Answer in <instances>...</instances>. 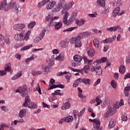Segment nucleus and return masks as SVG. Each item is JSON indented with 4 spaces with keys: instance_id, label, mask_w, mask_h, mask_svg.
Masks as SVG:
<instances>
[{
    "instance_id": "1",
    "label": "nucleus",
    "mask_w": 130,
    "mask_h": 130,
    "mask_svg": "<svg viewBox=\"0 0 130 130\" xmlns=\"http://www.w3.org/2000/svg\"><path fill=\"white\" fill-rule=\"evenodd\" d=\"M28 87L26 85H24L23 86L18 87V88L16 90V93H20L22 97H25V101L23 104V106L24 107H28L30 109H36L37 108V105L34 103L31 102L30 98L28 95V91H27Z\"/></svg>"
},
{
    "instance_id": "2",
    "label": "nucleus",
    "mask_w": 130,
    "mask_h": 130,
    "mask_svg": "<svg viewBox=\"0 0 130 130\" xmlns=\"http://www.w3.org/2000/svg\"><path fill=\"white\" fill-rule=\"evenodd\" d=\"M91 35V32L89 31H86L85 32H82L79 34L77 37L72 38L70 41L71 44H75V47H81L82 46V42H81V39L83 38H87Z\"/></svg>"
},
{
    "instance_id": "3",
    "label": "nucleus",
    "mask_w": 130,
    "mask_h": 130,
    "mask_svg": "<svg viewBox=\"0 0 130 130\" xmlns=\"http://www.w3.org/2000/svg\"><path fill=\"white\" fill-rule=\"evenodd\" d=\"M83 59L84 61V63L87 64L84 66L83 69H82L81 70L79 69H75L72 67H69V69L73 72H77V73L82 74V75H84V74H88V71H89L90 70V66H91L93 60H89L85 55H83Z\"/></svg>"
},
{
    "instance_id": "4",
    "label": "nucleus",
    "mask_w": 130,
    "mask_h": 130,
    "mask_svg": "<svg viewBox=\"0 0 130 130\" xmlns=\"http://www.w3.org/2000/svg\"><path fill=\"white\" fill-rule=\"evenodd\" d=\"M122 105H123V102L120 103L119 105L117 103H116L115 106L113 105H109L108 106V110L104 114V117H105V118H108L110 116H112V115H113L116 112V109H115V108L118 109L119 107L122 106Z\"/></svg>"
},
{
    "instance_id": "5",
    "label": "nucleus",
    "mask_w": 130,
    "mask_h": 130,
    "mask_svg": "<svg viewBox=\"0 0 130 130\" xmlns=\"http://www.w3.org/2000/svg\"><path fill=\"white\" fill-rule=\"evenodd\" d=\"M45 20L47 22H49L50 24L48 25L49 28L54 26L56 30H59L62 27V22H53V15L52 14H49L46 17Z\"/></svg>"
},
{
    "instance_id": "6",
    "label": "nucleus",
    "mask_w": 130,
    "mask_h": 130,
    "mask_svg": "<svg viewBox=\"0 0 130 130\" xmlns=\"http://www.w3.org/2000/svg\"><path fill=\"white\" fill-rule=\"evenodd\" d=\"M25 34V31L22 30L21 33L17 34L15 35V39L17 41H28L29 40V36L31 34V30H28L25 34V35L24 36Z\"/></svg>"
},
{
    "instance_id": "7",
    "label": "nucleus",
    "mask_w": 130,
    "mask_h": 130,
    "mask_svg": "<svg viewBox=\"0 0 130 130\" xmlns=\"http://www.w3.org/2000/svg\"><path fill=\"white\" fill-rule=\"evenodd\" d=\"M62 15H64L63 17V20L62 22L64 25H71L74 21H75V19L73 18V17H70L68 21V18L69 17V16H70V14H69V12L67 11L66 9L62 10Z\"/></svg>"
},
{
    "instance_id": "8",
    "label": "nucleus",
    "mask_w": 130,
    "mask_h": 130,
    "mask_svg": "<svg viewBox=\"0 0 130 130\" xmlns=\"http://www.w3.org/2000/svg\"><path fill=\"white\" fill-rule=\"evenodd\" d=\"M122 5V1L121 0H116L114 1L113 3V6L114 7H117V8H115L114 10L113 13H112V17L113 18H115L116 16L118 14V13H119V11H120V8L119 7Z\"/></svg>"
},
{
    "instance_id": "9",
    "label": "nucleus",
    "mask_w": 130,
    "mask_h": 130,
    "mask_svg": "<svg viewBox=\"0 0 130 130\" xmlns=\"http://www.w3.org/2000/svg\"><path fill=\"white\" fill-rule=\"evenodd\" d=\"M67 2L64 0H60L58 4L55 6V7L53 9V12L57 13V12H59L61 9L63 10H66L67 12Z\"/></svg>"
},
{
    "instance_id": "10",
    "label": "nucleus",
    "mask_w": 130,
    "mask_h": 130,
    "mask_svg": "<svg viewBox=\"0 0 130 130\" xmlns=\"http://www.w3.org/2000/svg\"><path fill=\"white\" fill-rule=\"evenodd\" d=\"M92 66V68L90 69V72H95L96 75L101 76V75H102V69H101V67L98 64L97 62H93Z\"/></svg>"
},
{
    "instance_id": "11",
    "label": "nucleus",
    "mask_w": 130,
    "mask_h": 130,
    "mask_svg": "<svg viewBox=\"0 0 130 130\" xmlns=\"http://www.w3.org/2000/svg\"><path fill=\"white\" fill-rule=\"evenodd\" d=\"M9 9H13L15 13H19V12H21V7H20V6L17 4V2L14 1V0L11 1L9 4Z\"/></svg>"
},
{
    "instance_id": "12",
    "label": "nucleus",
    "mask_w": 130,
    "mask_h": 130,
    "mask_svg": "<svg viewBox=\"0 0 130 130\" xmlns=\"http://www.w3.org/2000/svg\"><path fill=\"white\" fill-rule=\"evenodd\" d=\"M74 60L72 61V67L74 68L75 67H78V66H80L81 61L83 59V57H81V56L78 55H75L73 57Z\"/></svg>"
},
{
    "instance_id": "13",
    "label": "nucleus",
    "mask_w": 130,
    "mask_h": 130,
    "mask_svg": "<svg viewBox=\"0 0 130 130\" xmlns=\"http://www.w3.org/2000/svg\"><path fill=\"white\" fill-rule=\"evenodd\" d=\"M90 122H94L93 128L94 130H101V127H100V119H94L92 120V119H89Z\"/></svg>"
},
{
    "instance_id": "14",
    "label": "nucleus",
    "mask_w": 130,
    "mask_h": 130,
    "mask_svg": "<svg viewBox=\"0 0 130 130\" xmlns=\"http://www.w3.org/2000/svg\"><path fill=\"white\" fill-rule=\"evenodd\" d=\"M40 68L43 70V75H48L51 71V67L49 66V65L42 64L40 66Z\"/></svg>"
},
{
    "instance_id": "15",
    "label": "nucleus",
    "mask_w": 130,
    "mask_h": 130,
    "mask_svg": "<svg viewBox=\"0 0 130 130\" xmlns=\"http://www.w3.org/2000/svg\"><path fill=\"white\" fill-rule=\"evenodd\" d=\"M9 8V4L7 3V0H3L0 3V10L2 11L4 10L6 12H8Z\"/></svg>"
},
{
    "instance_id": "16",
    "label": "nucleus",
    "mask_w": 130,
    "mask_h": 130,
    "mask_svg": "<svg viewBox=\"0 0 130 130\" xmlns=\"http://www.w3.org/2000/svg\"><path fill=\"white\" fill-rule=\"evenodd\" d=\"M45 32H46V30L45 29H43L39 37L34 39V43H38V42H40L41 40L43 39V37H44V35H45Z\"/></svg>"
},
{
    "instance_id": "17",
    "label": "nucleus",
    "mask_w": 130,
    "mask_h": 130,
    "mask_svg": "<svg viewBox=\"0 0 130 130\" xmlns=\"http://www.w3.org/2000/svg\"><path fill=\"white\" fill-rule=\"evenodd\" d=\"M25 27L24 24H16L13 26V29L16 31H22Z\"/></svg>"
},
{
    "instance_id": "18",
    "label": "nucleus",
    "mask_w": 130,
    "mask_h": 130,
    "mask_svg": "<svg viewBox=\"0 0 130 130\" xmlns=\"http://www.w3.org/2000/svg\"><path fill=\"white\" fill-rule=\"evenodd\" d=\"M116 39V35H114L112 38H108L103 41V43L107 44V43H112L113 41Z\"/></svg>"
},
{
    "instance_id": "19",
    "label": "nucleus",
    "mask_w": 130,
    "mask_h": 130,
    "mask_svg": "<svg viewBox=\"0 0 130 130\" xmlns=\"http://www.w3.org/2000/svg\"><path fill=\"white\" fill-rule=\"evenodd\" d=\"M56 4V2L55 1H51L47 5V9L52 10V8L55 7Z\"/></svg>"
},
{
    "instance_id": "20",
    "label": "nucleus",
    "mask_w": 130,
    "mask_h": 130,
    "mask_svg": "<svg viewBox=\"0 0 130 130\" xmlns=\"http://www.w3.org/2000/svg\"><path fill=\"white\" fill-rule=\"evenodd\" d=\"M59 45L61 46V47H63V48L67 47V46L69 45V42L68 41V40L64 39L61 41L59 43Z\"/></svg>"
},
{
    "instance_id": "21",
    "label": "nucleus",
    "mask_w": 130,
    "mask_h": 130,
    "mask_svg": "<svg viewBox=\"0 0 130 130\" xmlns=\"http://www.w3.org/2000/svg\"><path fill=\"white\" fill-rule=\"evenodd\" d=\"M70 107H71V103H70L69 102H67L63 104L61 107V109L63 110H67V109H70Z\"/></svg>"
},
{
    "instance_id": "22",
    "label": "nucleus",
    "mask_w": 130,
    "mask_h": 130,
    "mask_svg": "<svg viewBox=\"0 0 130 130\" xmlns=\"http://www.w3.org/2000/svg\"><path fill=\"white\" fill-rule=\"evenodd\" d=\"M93 42L94 47L95 48H99V46H100V41L99 39H94Z\"/></svg>"
},
{
    "instance_id": "23",
    "label": "nucleus",
    "mask_w": 130,
    "mask_h": 130,
    "mask_svg": "<svg viewBox=\"0 0 130 130\" xmlns=\"http://www.w3.org/2000/svg\"><path fill=\"white\" fill-rule=\"evenodd\" d=\"M81 83H82L81 78H78L74 81L73 86L74 88H77Z\"/></svg>"
},
{
    "instance_id": "24",
    "label": "nucleus",
    "mask_w": 130,
    "mask_h": 130,
    "mask_svg": "<svg viewBox=\"0 0 130 130\" xmlns=\"http://www.w3.org/2000/svg\"><path fill=\"white\" fill-rule=\"evenodd\" d=\"M129 91H130V86H126L124 88V95L126 97H129Z\"/></svg>"
},
{
    "instance_id": "25",
    "label": "nucleus",
    "mask_w": 130,
    "mask_h": 130,
    "mask_svg": "<svg viewBox=\"0 0 130 130\" xmlns=\"http://www.w3.org/2000/svg\"><path fill=\"white\" fill-rule=\"evenodd\" d=\"M5 72H9L10 73H11V74H12V73H13V70H12V69H11V64L10 63L6 64L5 65Z\"/></svg>"
},
{
    "instance_id": "26",
    "label": "nucleus",
    "mask_w": 130,
    "mask_h": 130,
    "mask_svg": "<svg viewBox=\"0 0 130 130\" xmlns=\"http://www.w3.org/2000/svg\"><path fill=\"white\" fill-rule=\"evenodd\" d=\"M74 120V118L72 116H68L63 119V120L65 122H72V121Z\"/></svg>"
},
{
    "instance_id": "27",
    "label": "nucleus",
    "mask_w": 130,
    "mask_h": 130,
    "mask_svg": "<svg viewBox=\"0 0 130 130\" xmlns=\"http://www.w3.org/2000/svg\"><path fill=\"white\" fill-rule=\"evenodd\" d=\"M106 61H107V57H104L100 60H96L95 61H94L93 62H97L98 64H99V63H102V62H106Z\"/></svg>"
},
{
    "instance_id": "28",
    "label": "nucleus",
    "mask_w": 130,
    "mask_h": 130,
    "mask_svg": "<svg viewBox=\"0 0 130 130\" xmlns=\"http://www.w3.org/2000/svg\"><path fill=\"white\" fill-rule=\"evenodd\" d=\"M85 20L80 19L79 20H75L76 24L78 25V26H82V25H84L85 24Z\"/></svg>"
},
{
    "instance_id": "29",
    "label": "nucleus",
    "mask_w": 130,
    "mask_h": 130,
    "mask_svg": "<svg viewBox=\"0 0 130 130\" xmlns=\"http://www.w3.org/2000/svg\"><path fill=\"white\" fill-rule=\"evenodd\" d=\"M87 54L90 57H93V56L95 55V50L93 49H90L87 52Z\"/></svg>"
},
{
    "instance_id": "30",
    "label": "nucleus",
    "mask_w": 130,
    "mask_h": 130,
    "mask_svg": "<svg viewBox=\"0 0 130 130\" xmlns=\"http://www.w3.org/2000/svg\"><path fill=\"white\" fill-rule=\"evenodd\" d=\"M110 10V7L109 6H106L102 11L103 15H106L109 13Z\"/></svg>"
},
{
    "instance_id": "31",
    "label": "nucleus",
    "mask_w": 130,
    "mask_h": 130,
    "mask_svg": "<svg viewBox=\"0 0 130 130\" xmlns=\"http://www.w3.org/2000/svg\"><path fill=\"white\" fill-rule=\"evenodd\" d=\"M81 82L84 83L85 85H89L90 84V79L87 78H81Z\"/></svg>"
},
{
    "instance_id": "32",
    "label": "nucleus",
    "mask_w": 130,
    "mask_h": 130,
    "mask_svg": "<svg viewBox=\"0 0 130 130\" xmlns=\"http://www.w3.org/2000/svg\"><path fill=\"white\" fill-rule=\"evenodd\" d=\"M33 47V45L31 44L28 46H25L23 47H22L20 49L21 51H24L25 50H27V49H29L30 48Z\"/></svg>"
},
{
    "instance_id": "33",
    "label": "nucleus",
    "mask_w": 130,
    "mask_h": 130,
    "mask_svg": "<svg viewBox=\"0 0 130 130\" xmlns=\"http://www.w3.org/2000/svg\"><path fill=\"white\" fill-rule=\"evenodd\" d=\"M71 77H72V74L70 73H67L65 74V77L68 83H70L71 82Z\"/></svg>"
},
{
    "instance_id": "34",
    "label": "nucleus",
    "mask_w": 130,
    "mask_h": 130,
    "mask_svg": "<svg viewBox=\"0 0 130 130\" xmlns=\"http://www.w3.org/2000/svg\"><path fill=\"white\" fill-rule=\"evenodd\" d=\"M119 72L120 74H124V73H125V66L121 65L119 67Z\"/></svg>"
},
{
    "instance_id": "35",
    "label": "nucleus",
    "mask_w": 130,
    "mask_h": 130,
    "mask_svg": "<svg viewBox=\"0 0 130 130\" xmlns=\"http://www.w3.org/2000/svg\"><path fill=\"white\" fill-rule=\"evenodd\" d=\"M115 120L113 119H111L109 122V124L108 125L109 128H112V127H114Z\"/></svg>"
},
{
    "instance_id": "36",
    "label": "nucleus",
    "mask_w": 130,
    "mask_h": 130,
    "mask_svg": "<svg viewBox=\"0 0 130 130\" xmlns=\"http://www.w3.org/2000/svg\"><path fill=\"white\" fill-rule=\"evenodd\" d=\"M85 110H86V108H83V109H82V110L80 112V114H78V119H81V118H82V116L83 115V114H84V112H85Z\"/></svg>"
},
{
    "instance_id": "37",
    "label": "nucleus",
    "mask_w": 130,
    "mask_h": 130,
    "mask_svg": "<svg viewBox=\"0 0 130 130\" xmlns=\"http://www.w3.org/2000/svg\"><path fill=\"white\" fill-rule=\"evenodd\" d=\"M35 58H34V55H32L31 56V57L26 58L25 60V61L26 62V63H27V64H28L29 63V62H30V61H31V60H34Z\"/></svg>"
},
{
    "instance_id": "38",
    "label": "nucleus",
    "mask_w": 130,
    "mask_h": 130,
    "mask_svg": "<svg viewBox=\"0 0 130 130\" xmlns=\"http://www.w3.org/2000/svg\"><path fill=\"white\" fill-rule=\"evenodd\" d=\"M43 72L41 71H32V76H38L39 75H42Z\"/></svg>"
},
{
    "instance_id": "39",
    "label": "nucleus",
    "mask_w": 130,
    "mask_h": 130,
    "mask_svg": "<svg viewBox=\"0 0 130 130\" xmlns=\"http://www.w3.org/2000/svg\"><path fill=\"white\" fill-rule=\"evenodd\" d=\"M36 25V22L35 21H32L31 22L29 23L27 27L29 28V29H33L34 28V26Z\"/></svg>"
},
{
    "instance_id": "40",
    "label": "nucleus",
    "mask_w": 130,
    "mask_h": 130,
    "mask_svg": "<svg viewBox=\"0 0 130 130\" xmlns=\"http://www.w3.org/2000/svg\"><path fill=\"white\" fill-rule=\"evenodd\" d=\"M19 117H24L26 115V110L23 109L19 112Z\"/></svg>"
},
{
    "instance_id": "41",
    "label": "nucleus",
    "mask_w": 130,
    "mask_h": 130,
    "mask_svg": "<svg viewBox=\"0 0 130 130\" xmlns=\"http://www.w3.org/2000/svg\"><path fill=\"white\" fill-rule=\"evenodd\" d=\"M97 3L101 7H105V1L104 0H98Z\"/></svg>"
},
{
    "instance_id": "42",
    "label": "nucleus",
    "mask_w": 130,
    "mask_h": 130,
    "mask_svg": "<svg viewBox=\"0 0 130 130\" xmlns=\"http://www.w3.org/2000/svg\"><path fill=\"white\" fill-rule=\"evenodd\" d=\"M64 57L63 56V54H60L58 56L55 57L57 60L61 61V60H63Z\"/></svg>"
},
{
    "instance_id": "43",
    "label": "nucleus",
    "mask_w": 130,
    "mask_h": 130,
    "mask_svg": "<svg viewBox=\"0 0 130 130\" xmlns=\"http://www.w3.org/2000/svg\"><path fill=\"white\" fill-rule=\"evenodd\" d=\"M107 31H109V32H115L116 31V27L115 26L111 27L106 28Z\"/></svg>"
},
{
    "instance_id": "44",
    "label": "nucleus",
    "mask_w": 130,
    "mask_h": 130,
    "mask_svg": "<svg viewBox=\"0 0 130 130\" xmlns=\"http://www.w3.org/2000/svg\"><path fill=\"white\" fill-rule=\"evenodd\" d=\"M75 5V2L74 1H72L70 3H69L67 6V12H68V9L70 10V9H72L73 8V6Z\"/></svg>"
},
{
    "instance_id": "45",
    "label": "nucleus",
    "mask_w": 130,
    "mask_h": 130,
    "mask_svg": "<svg viewBox=\"0 0 130 130\" xmlns=\"http://www.w3.org/2000/svg\"><path fill=\"white\" fill-rule=\"evenodd\" d=\"M96 101L97 102V104L95 105V106H98V105H100L101 103L102 102V101L99 99V97L97 96L96 98Z\"/></svg>"
},
{
    "instance_id": "46",
    "label": "nucleus",
    "mask_w": 130,
    "mask_h": 130,
    "mask_svg": "<svg viewBox=\"0 0 130 130\" xmlns=\"http://www.w3.org/2000/svg\"><path fill=\"white\" fill-rule=\"evenodd\" d=\"M75 29H77V27H73L68 28H67L66 29H64L63 30V32H70L71 31H73V30H75Z\"/></svg>"
},
{
    "instance_id": "47",
    "label": "nucleus",
    "mask_w": 130,
    "mask_h": 130,
    "mask_svg": "<svg viewBox=\"0 0 130 130\" xmlns=\"http://www.w3.org/2000/svg\"><path fill=\"white\" fill-rule=\"evenodd\" d=\"M111 86H112V87L114 88V89H116V82L115 80H112L111 82Z\"/></svg>"
},
{
    "instance_id": "48",
    "label": "nucleus",
    "mask_w": 130,
    "mask_h": 130,
    "mask_svg": "<svg viewBox=\"0 0 130 130\" xmlns=\"http://www.w3.org/2000/svg\"><path fill=\"white\" fill-rule=\"evenodd\" d=\"M4 41L7 45H9L10 44V38L9 37H6L4 38Z\"/></svg>"
},
{
    "instance_id": "49",
    "label": "nucleus",
    "mask_w": 130,
    "mask_h": 130,
    "mask_svg": "<svg viewBox=\"0 0 130 130\" xmlns=\"http://www.w3.org/2000/svg\"><path fill=\"white\" fill-rule=\"evenodd\" d=\"M115 28H116V30H118V32H121V33H122V32H123V29L122 28H121V27H120V26H119V25H116L115 26Z\"/></svg>"
},
{
    "instance_id": "50",
    "label": "nucleus",
    "mask_w": 130,
    "mask_h": 130,
    "mask_svg": "<svg viewBox=\"0 0 130 130\" xmlns=\"http://www.w3.org/2000/svg\"><path fill=\"white\" fill-rule=\"evenodd\" d=\"M121 119L123 121H126L127 120V115H126V114L122 115L121 116Z\"/></svg>"
},
{
    "instance_id": "51",
    "label": "nucleus",
    "mask_w": 130,
    "mask_h": 130,
    "mask_svg": "<svg viewBox=\"0 0 130 130\" xmlns=\"http://www.w3.org/2000/svg\"><path fill=\"white\" fill-rule=\"evenodd\" d=\"M37 87L36 88V91H38L39 94H42L41 92V88H40V86L39 85V84H37Z\"/></svg>"
},
{
    "instance_id": "52",
    "label": "nucleus",
    "mask_w": 130,
    "mask_h": 130,
    "mask_svg": "<svg viewBox=\"0 0 130 130\" xmlns=\"http://www.w3.org/2000/svg\"><path fill=\"white\" fill-rule=\"evenodd\" d=\"M48 60H50V59H48L47 60V61H48ZM53 64H54V61H53L52 60H50V62L48 63V66H49V67H52V66H53Z\"/></svg>"
},
{
    "instance_id": "53",
    "label": "nucleus",
    "mask_w": 130,
    "mask_h": 130,
    "mask_svg": "<svg viewBox=\"0 0 130 130\" xmlns=\"http://www.w3.org/2000/svg\"><path fill=\"white\" fill-rule=\"evenodd\" d=\"M89 17H91V18H96L97 17V13L95 12L94 14H88Z\"/></svg>"
},
{
    "instance_id": "54",
    "label": "nucleus",
    "mask_w": 130,
    "mask_h": 130,
    "mask_svg": "<svg viewBox=\"0 0 130 130\" xmlns=\"http://www.w3.org/2000/svg\"><path fill=\"white\" fill-rule=\"evenodd\" d=\"M77 13L74 12L72 14L71 18H73V19H74V20H76L77 19Z\"/></svg>"
},
{
    "instance_id": "55",
    "label": "nucleus",
    "mask_w": 130,
    "mask_h": 130,
    "mask_svg": "<svg viewBox=\"0 0 130 130\" xmlns=\"http://www.w3.org/2000/svg\"><path fill=\"white\" fill-rule=\"evenodd\" d=\"M42 105L43 107H44V108H45V107H46L47 108H50V106L46 104H45V103L44 102H42Z\"/></svg>"
},
{
    "instance_id": "56",
    "label": "nucleus",
    "mask_w": 130,
    "mask_h": 130,
    "mask_svg": "<svg viewBox=\"0 0 130 130\" xmlns=\"http://www.w3.org/2000/svg\"><path fill=\"white\" fill-rule=\"evenodd\" d=\"M109 48V46L108 45H105L104 47V49L103 50L105 52H106V51H107V50H108V49Z\"/></svg>"
},
{
    "instance_id": "57",
    "label": "nucleus",
    "mask_w": 130,
    "mask_h": 130,
    "mask_svg": "<svg viewBox=\"0 0 130 130\" xmlns=\"http://www.w3.org/2000/svg\"><path fill=\"white\" fill-rule=\"evenodd\" d=\"M59 92H60V90H57L54 91V93H55L56 95H59L60 96H61L62 94Z\"/></svg>"
},
{
    "instance_id": "58",
    "label": "nucleus",
    "mask_w": 130,
    "mask_h": 130,
    "mask_svg": "<svg viewBox=\"0 0 130 130\" xmlns=\"http://www.w3.org/2000/svg\"><path fill=\"white\" fill-rule=\"evenodd\" d=\"M101 81V79H98L97 81L94 83L93 86H94V87L97 86V85H98V84L100 83Z\"/></svg>"
},
{
    "instance_id": "59",
    "label": "nucleus",
    "mask_w": 130,
    "mask_h": 130,
    "mask_svg": "<svg viewBox=\"0 0 130 130\" xmlns=\"http://www.w3.org/2000/svg\"><path fill=\"white\" fill-rule=\"evenodd\" d=\"M130 78V73H127L125 76H124V80H126V79H129Z\"/></svg>"
},
{
    "instance_id": "60",
    "label": "nucleus",
    "mask_w": 130,
    "mask_h": 130,
    "mask_svg": "<svg viewBox=\"0 0 130 130\" xmlns=\"http://www.w3.org/2000/svg\"><path fill=\"white\" fill-rule=\"evenodd\" d=\"M7 74V72L5 71H0V76H4Z\"/></svg>"
},
{
    "instance_id": "61",
    "label": "nucleus",
    "mask_w": 130,
    "mask_h": 130,
    "mask_svg": "<svg viewBox=\"0 0 130 130\" xmlns=\"http://www.w3.org/2000/svg\"><path fill=\"white\" fill-rule=\"evenodd\" d=\"M16 76L17 78L19 79V78H20V77H22V71H20L18 72Z\"/></svg>"
},
{
    "instance_id": "62",
    "label": "nucleus",
    "mask_w": 130,
    "mask_h": 130,
    "mask_svg": "<svg viewBox=\"0 0 130 130\" xmlns=\"http://www.w3.org/2000/svg\"><path fill=\"white\" fill-rule=\"evenodd\" d=\"M17 121H18L19 123H23V122H24V120L23 119V117H20V118L19 119V120Z\"/></svg>"
},
{
    "instance_id": "63",
    "label": "nucleus",
    "mask_w": 130,
    "mask_h": 130,
    "mask_svg": "<svg viewBox=\"0 0 130 130\" xmlns=\"http://www.w3.org/2000/svg\"><path fill=\"white\" fill-rule=\"evenodd\" d=\"M1 110L3 111H7L8 109H7V107L3 106L1 107Z\"/></svg>"
},
{
    "instance_id": "64",
    "label": "nucleus",
    "mask_w": 130,
    "mask_h": 130,
    "mask_svg": "<svg viewBox=\"0 0 130 130\" xmlns=\"http://www.w3.org/2000/svg\"><path fill=\"white\" fill-rule=\"evenodd\" d=\"M57 87H58V88H60L61 89H63L64 88V85L60 84L57 85Z\"/></svg>"
}]
</instances>
